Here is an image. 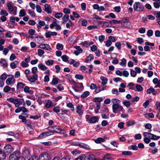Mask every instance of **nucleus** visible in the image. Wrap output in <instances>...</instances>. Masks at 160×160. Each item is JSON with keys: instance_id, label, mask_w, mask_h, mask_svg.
Wrapping results in <instances>:
<instances>
[{"instance_id": "25", "label": "nucleus", "mask_w": 160, "mask_h": 160, "mask_svg": "<svg viewBox=\"0 0 160 160\" xmlns=\"http://www.w3.org/2000/svg\"><path fill=\"white\" fill-rule=\"evenodd\" d=\"M105 139V138H98L96 139L94 141L97 143H100L101 142H104Z\"/></svg>"}, {"instance_id": "32", "label": "nucleus", "mask_w": 160, "mask_h": 160, "mask_svg": "<svg viewBox=\"0 0 160 160\" xmlns=\"http://www.w3.org/2000/svg\"><path fill=\"white\" fill-rule=\"evenodd\" d=\"M69 18V16L68 15H64L62 18V20H63L62 23H65L67 22Z\"/></svg>"}, {"instance_id": "34", "label": "nucleus", "mask_w": 160, "mask_h": 160, "mask_svg": "<svg viewBox=\"0 0 160 160\" xmlns=\"http://www.w3.org/2000/svg\"><path fill=\"white\" fill-rule=\"evenodd\" d=\"M100 79L102 80V85H104L107 83L108 79L107 78L103 77H101L100 78Z\"/></svg>"}, {"instance_id": "59", "label": "nucleus", "mask_w": 160, "mask_h": 160, "mask_svg": "<svg viewBox=\"0 0 160 160\" xmlns=\"http://www.w3.org/2000/svg\"><path fill=\"white\" fill-rule=\"evenodd\" d=\"M75 78H76L80 80H82L84 78L83 76L82 75L79 74H76L75 76Z\"/></svg>"}, {"instance_id": "15", "label": "nucleus", "mask_w": 160, "mask_h": 160, "mask_svg": "<svg viewBox=\"0 0 160 160\" xmlns=\"http://www.w3.org/2000/svg\"><path fill=\"white\" fill-rule=\"evenodd\" d=\"M56 105V104L55 105H53L52 101L50 100H48L47 102L45 105V107L47 108H50L52 106H55Z\"/></svg>"}, {"instance_id": "1", "label": "nucleus", "mask_w": 160, "mask_h": 160, "mask_svg": "<svg viewBox=\"0 0 160 160\" xmlns=\"http://www.w3.org/2000/svg\"><path fill=\"white\" fill-rule=\"evenodd\" d=\"M111 102L112 103V112L116 114L120 112L122 113L125 112V110L120 105L121 101L119 100L116 98H113L112 99Z\"/></svg>"}, {"instance_id": "48", "label": "nucleus", "mask_w": 160, "mask_h": 160, "mask_svg": "<svg viewBox=\"0 0 160 160\" xmlns=\"http://www.w3.org/2000/svg\"><path fill=\"white\" fill-rule=\"evenodd\" d=\"M26 15V13L24 9H21L19 12V16L20 17H24Z\"/></svg>"}, {"instance_id": "9", "label": "nucleus", "mask_w": 160, "mask_h": 160, "mask_svg": "<svg viewBox=\"0 0 160 160\" xmlns=\"http://www.w3.org/2000/svg\"><path fill=\"white\" fill-rule=\"evenodd\" d=\"M39 160H50V156L47 153H44L41 154L39 156Z\"/></svg>"}, {"instance_id": "4", "label": "nucleus", "mask_w": 160, "mask_h": 160, "mask_svg": "<svg viewBox=\"0 0 160 160\" xmlns=\"http://www.w3.org/2000/svg\"><path fill=\"white\" fill-rule=\"evenodd\" d=\"M70 144L72 146H79L82 148H89V146L84 143L75 141H72L70 142Z\"/></svg>"}, {"instance_id": "49", "label": "nucleus", "mask_w": 160, "mask_h": 160, "mask_svg": "<svg viewBox=\"0 0 160 160\" xmlns=\"http://www.w3.org/2000/svg\"><path fill=\"white\" fill-rule=\"evenodd\" d=\"M145 116L146 118H153L154 117V115L152 113H146L145 114Z\"/></svg>"}, {"instance_id": "54", "label": "nucleus", "mask_w": 160, "mask_h": 160, "mask_svg": "<svg viewBox=\"0 0 160 160\" xmlns=\"http://www.w3.org/2000/svg\"><path fill=\"white\" fill-rule=\"evenodd\" d=\"M153 34V31L151 29L148 30L147 32V35L148 37H150L152 36Z\"/></svg>"}, {"instance_id": "8", "label": "nucleus", "mask_w": 160, "mask_h": 160, "mask_svg": "<svg viewBox=\"0 0 160 160\" xmlns=\"http://www.w3.org/2000/svg\"><path fill=\"white\" fill-rule=\"evenodd\" d=\"M10 76V77L8 78L6 81V83L8 85L15 84L16 82V80L14 78L13 75H11Z\"/></svg>"}, {"instance_id": "23", "label": "nucleus", "mask_w": 160, "mask_h": 160, "mask_svg": "<svg viewBox=\"0 0 160 160\" xmlns=\"http://www.w3.org/2000/svg\"><path fill=\"white\" fill-rule=\"evenodd\" d=\"M104 90V88L102 86H98L95 89V92L96 93H98L101 91Z\"/></svg>"}, {"instance_id": "30", "label": "nucleus", "mask_w": 160, "mask_h": 160, "mask_svg": "<svg viewBox=\"0 0 160 160\" xmlns=\"http://www.w3.org/2000/svg\"><path fill=\"white\" fill-rule=\"evenodd\" d=\"M54 132H61L62 130L58 126H53Z\"/></svg>"}, {"instance_id": "53", "label": "nucleus", "mask_w": 160, "mask_h": 160, "mask_svg": "<svg viewBox=\"0 0 160 160\" xmlns=\"http://www.w3.org/2000/svg\"><path fill=\"white\" fill-rule=\"evenodd\" d=\"M0 14L1 15L6 16H8V13L5 10L2 9L0 11Z\"/></svg>"}, {"instance_id": "11", "label": "nucleus", "mask_w": 160, "mask_h": 160, "mask_svg": "<svg viewBox=\"0 0 160 160\" xmlns=\"http://www.w3.org/2000/svg\"><path fill=\"white\" fill-rule=\"evenodd\" d=\"M83 106L81 104H78L76 107V112L79 116H82L83 114Z\"/></svg>"}, {"instance_id": "5", "label": "nucleus", "mask_w": 160, "mask_h": 160, "mask_svg": "<svg viewBox=\"0 0 160 160\" xmlns=\"http://www.w3.org/2000/svg\"><path fill=\"white\" fill-rule=\"evenodd\" d=\"M20 153L18 151H16L9 157L10 160H16L20 157Z\"/></svg>"}, {"instance_id": "21", "label": "nucleus", "mask_w": 160, "mask_h": 160, "mask_svg": "<svg viewBox=\"0 0 160 160\" xmlns=\"http://www.w3.org/2000/svg\"><path fill=\"white\" fill-rule=\"evenodd\" d=\"M4 149L6 152L10 153L12 151V147L11 145L8 144L4 147Z\"/></svg>"}, {"instance_id": "60", "label": "nucleus", "mask_w": 160, "mask_h": 160, "mask_svg": "<svg viewBox=\"0 0 160 160\" xmlns=\"http://www.w3.org/2000/svg\"><path fill=\"white\" fill-rule=\"evenodd\" d=\"M74 24L73 23H72L71 21L70 20L66 24V27L67 28H70L71 26H73Z\"/></svg>"}, {"instance_id": "16", "label": "nucleus", "mask_w": 160, "mask_h": 160, "mask_svg": "<svg viewBox=\"0 0 160 160\" xmlns=\"http://www.w3.org/2000/svg\"><path fill=\"white\" fill-rule=\"evenodd\" d=\"M24 91L26 93L32 95L33 93L34 92L33 90H30V87L28 86H25L24 88Z\"/></svg>"}, {"instance_id": "17", "label": "nucleus", "mask_w": 160, "mask_h": 160, "mask_svg": "<svg viewBox=\"0 0 160 160\" xmlns=\"http://www.w3.org/2000/svg\"><path fill=\"white\" fill-rule=\"evenodd\" d=\"M98 119L96 116H93L90 118L89 120V122L91 123H94L98 122Z\"/></svg>"}, {"instance_id": "6", "label": "nucleus", "mask_w": 160, "mask_h": 160, "mask_svg": "<svg viewBox=\"0 0 160 160\" xmlns=\"http://www.w3.org/2000/svg\"><path fill=\"white\" fill-rule=\"evenodd\" d=\"M27 79L30 82L34 83L38 79V75L37 74H33L32 76H26Z\"/></svg>"}, {"instance_id": "12", "label": "nucleus", "mask_w": 160, "mask_h": 160, "mask_svg": "<svg viewBox=\"0 0 160 160\" xmlns=\"http://www.w3.org/2000/svg\"><path fill=\"white\" fill-rule=\"evenodd\" d=\"M14 101V104L16 107H18L20 105H22L23 103H24L25 104L24 100L23 98H15Z\"/></svg>"}, {"instance_id": "47", "label": "nucleus", "mask_w": 160, "mask_h": 160, "mask_svg": "<svg viewBox=\"0 0 160 160\" xmlns=\"http://www.w3.org/2000/svg\"><path fill=\"white\" fill-rule=\"evenodd\" d=\"M63 48V46L62 44L58 43L56 45V48L58 50H62Z\"/></svg>"}, {"instance_id": "28", "label": "nucleus", "mask_w": 160, "mask_h": 160, "mask_svg": "<svg viewBox=\"0 0 160 160\" xmlns=\"http://www.w3.org/2000/svg\"><path fill=\"white\" fill-rule=\"evenodd\" d=\"M153 134L148 132H144L143 133V136L144 137H148L151 139Z\"/></svg>"}, {"instance_id": "56", "label": "nucleus", "mask_w": 160, "mask_h": 160, "mask_svg": "<svg viewBox=\"0 0 160 160\" xmlns=\"http://www.w3.org/2000/svg\"><path fill=\"white\" fill-rule=\"evenodd\" d=\"M45 63L48 66L52 65L53 63V61L51 59L48 60Z\"/></svg>"}, {"instance_id": "62", "label": "nucleus", "mask_w": 160, "mask_h": 160, "mask_svg": "<svg viewBox=\"0 0 160 160\" xmlns=\"http://www.w3.org/2000/svg\"><path fill=\"white\" fill-rule=\"evenodd\" d=\"M115 46L118 50L121 48V44L120 42H116Z\"/></svg>"}, {"instance_id": "27", "label": "nucleus", "mask_w": 160, "mask_h": 160, "mask_svg": "<svg viewBox=\"0 0 160 160\" xmlns=\"http://www.w3.org/2000/svg\"><path fill=\"white\" fill-rule=\"evenodd\" d=\"M122 103L127 108H128L130 106L131 104L130 101L127 100L123 101Z\"/></svg>"}, {"instance_id": "7", "label": "nucleus", "mask_w": 160, "mask_h": 160, "mask_svg": "<svg viewBox=\"0 0 160 160\" xmlns=\"http://www.w3.org/2000/svg\"><path fill=\"white\" fill-rule=\"evenodd\" d=\"M54 132H46L42 133L38 137V139H42L47 137L53 135Z\"/></svg>"}, {"instance_id": "24", "label": "nucleus", "mask_w": 160, "mask_h": 160, "mask_svg": "<svg viewBox=\"0 0 160 160\" xmlns=\"http://www.w3.org/2000/svg\"><path fill=\"white\" fill-rule=\"evenodd\" d=\"M57 20L55 18H52V21L53 22L51 24L50 26V27L51 29L53 28L54 27L56 26L57 24Z\"/></svg>"}, {"instance_id": "31", "label": "nucleus", "mask_w": 160, "mask_h": 160, "mask_svg": "<svg viewBox=\"0 0 160 160\" xmlns=\"http://www.w3.org/2000/svg\"><path fill=\"white\" fill-rule=\"evenodd\" d=\"M90 94V92L88 91L84 92L81 95V98H85L87 97Z\"/></svg>"}, {"instance_id": "44", "label": "nucleus", "mask_w": 160, "mask_h": 160, "mask_svg": "<svg viewBox=\"0 0 160 160\" xmlns=\"http://www.w3.org/2000/svg\"><path fill=\"white\" fill-rule=\"evenodd\" d=\"M121 22V21L120 20L118 21L116 20H112L109 21V23L111 24L112 23H114V24L117 23L119 24Z\"/></svg>"}, {"instance_id": "29", "label": "nucleus", "mask_w": 160, "mask_h": 160, "mask_svg": "<svg viewBox=\"0 0 160 160\" xmlns=\"http://www.w3.org/2000/svg\"><path fill=\"white\" fill-rule=\"evenodd\" d=\"M126 59L123 58L121 60V62L119 63V64L122 66L125 67L126 66Z\"/></svg>"}, {"instance_id": "41", "label": "nucleus", "mask_w": 160, "mask_h": 160, "mask_svg": "<svg viewBox=\"0 0 160 160\" xmlns=\"http://www.w3.org/2000/svg\"><path fill=\"white\" fill-rule=\"evenodd\" d=\"M136 123L134 120L128 121L126 123L127 126L128 127L134 125Z\"/></svg>"}, {"instance_id": "45", "label": "nucleus", "mask_w": 160, "mask_h": 160, "mask_svg": "<svg viewBox=\"0 0 160 160\" xmlns=\"http://www.w3.org/2000/svg\"><path fill=\"white\" fill-rule=\"evenodd\" d=\"M132 154L131 152L129 151H124L122 152V154L126 156H130Z\"/></svg>"}, {"instance_id": "36", "label": "nucleus", "mask_w": 160, "mask_h": 160, "mask_svg": "<svg viewBox=\"0 0 160 160\" xmlns=\"http://www.w3.org/2000/svg\"><path fill=\"white\" fill-rule=\"evenodd\" d=\"M93 56L92 54H90V55L87 57L85 59V62L86 63H88L89 61H91L93 59Z\"/></svg>"}, {"instance_id": "57", "label": "nucleus", "mask_w": 160, "mask_h": 160, "mask_svg": "<svg viewBox=\"0 0 160 160\" xmlns=\"http://www.w3.org/2000/svg\"><path fill=\"white\" fill-rule=\"evenodd\" d=\"M160 138V137L159 136H157L154 134H153L152 137L151 138V140H158Z\"/></svg>"}, {"instance_id": "37", "label": "nucleus", "mask_w": 160, "mask_h": 160, "mask_svg": "<svg viewBox=\"0 0 160 160\" xmlns=\"http://www.w3.org/2000/svg\"><path fill=\"white\" fill-rule=\"evenodd\" d=\"M8 10L9 12H12L14 10V8L10 3H9L7 5Z\"/></svg>"}, {"instance_id": "61", "label": "nucleus", "mask_w": 160, "mask_h": 160, "mask_svg": "<svg viewBox=\"0 0 160 160\" xmlns=\"http://www.w3.org/2000/svg\"><path fill=\"white\" fill-rule=\"evenodd\" d=\"M62 115H63L64 114L66 115H68L70 113V111L68 110H61Z\"/></svg>"}, {"instance_id": "2", "label": "nucleus", "mask_w": 160, "mask_h": 160, "mask_svg": "<svg viewBox=\"0 0 160 160\" xmlns=\"http://www.w3.org/2000/svg\"><path fill=\"white\" fill-rule=\"evenodd\" d=\"M73 84H74L75 86L72 87V88L76 92H81L83 89V86L82 83H76L73 81L72 82Z\"/></svg>"}, {"instance_id": "3", "label": "nucleus", "mask_w": 160, "mask_h": 160, "mask_svg": "<svg viewBox=\"0 0 160 160\" xmlns=\"http://www.w3.org/2000/svg\"><path fill=\"white\" fill-rule=\"evenodd\" d=\"M144 7L142 3L139 2H135L133 4V9L135 11L141 12L143 10Z\"/></svg>"}, {"instance_id": "50", "label": "nucleus", "mask_w": 160, "mask_h": 160, "mask_svg": "<svg viewBox=\"0 0 160 160\" xmlns=\"http://www.w3.org/2000/svg\"><path fill=\"white\" fill-rule=\"evenodd\" d=\"M62 61L64 62H67L69 58L67 55H64L61 57Z\"/></svg>"}, {"instance_id": "26", "label": "nucleus", "mask_w": 160, "mask_h": 160, "mask_svg": "<svg viewBox=\"0 0 160 160\" xmlns=\"http://www.w3.org/2000/svg\"><path fill=\"white\" fill-rule=\"evenodd\" d=\"M0 156H1V159L2 160H4L6 158V154L5 152L2 151L1 149L0 148Z\"/></svg>"}, {"instance_id": "55", "label": "nucleus", "mask_w": 160, "mask_h": 160, "mask_svg": "<svg viewBox=\"0 0 160 160\" xmlns=\"http://www.w3.org/2000/svg\"><path fill=\"white\" fill-rule=\"evenodd\" d=\"M63 14L62 12H57L55 15V17L57 18H59L62 17Z\"/></svg>"}, {"instance_id": "64", "label": "nucleus", "mask_w": 160, "mask_h": 160, "mask_svg": "<svg viewBox=\"0 0 160 160\" xmlns=\"http://www.w3.org/2000/svg\"><path fill=\"white\" fill-rule=\"evenodd\" d=\"M44 51L42 49H39L38 50V55L40 57H41L44 53Z\"/></svg>"}, {"instance_id": "40", "label": "nucleus", "mask_w": 160, "mask_h": 160, "mask_svg": "<svg viewBox=\"0 0 160 160\" xmlns=\"http://www.w3.org/2000/svg\"><path fill=\"white\" fill-rule=\"evenodd\" d=\"M95 156L93 154H90L88 157V160H96Z\"/></svg>"}, {"instance_id": "52", "label": "nucleus", "mask_w": 160, "mask_h": 160, "mask_svg": "<svg viewBox=\"0 0 160 160\" xmlns=\"http://www.w3.org/2000/svg\"><path fill=\"white\" fill-rule=\"evenodd\" d=\"M158 2H154L153 4L154 7L156 8H159L160 6V1H157Z\"/></svg>"}, {"instance_id": "35", "label": "nucleus", "mask_w": 160, "mask_h": 160, "mask_svg": "<svg viewBox=\"0 0 160 160\" xmlns=\"http://www.w3.org/2000/svg\"><path fill=\"white\" fill-rule=\"evenodd\" d=\"M102 98L101 97H97L94 98L93 99L92 101L95 102H102Z\"/></svg>"}, {"instance_id": "10", "label": "nucleus", "mask_w": 160, "mask_h": 160, "mask_svg": "<svg viewBox=\"0 0 160 160\" xmlns=\"http://www.w3.org/2000/svg\"><path fill=\"white\" fill-rule=\"evenodd\" d=\"M121 24L124 27L126 28H128L129 26L127 24L130 23V21L129 18L128 17H125L124 19L121 21Z\"/></svg>"}, {"instance_id": "19", "label": "nucleus", "mask_w": 160, "mask_h": 160, "mask_svg": "<svg viewBox=\"0 0 160 160\" xmlns=\"http://www.w3.org/2000/svg\"><path fill=\"white\" fill-rule=\"evenodd\" d=\"M53 78L52 81L50 82V84L52 85H55L58 83V78L55 77V75L53 76Z\"/></svg>"}, {"instance_id": "18", "label": "nucleus", "mask_w": 160, "mask_h": 160, "mask_svg": "<svg viewBox=\"0 0 160 160\" xmlns=\"http://www.w3.org/2000/svg\"><path fill=\"white\" fill-rule=\"evenodd\" d=\"M45 11L48 13H50L52 12L51 8L50 5L46 3L44 5Z\"/></svg>"}, {"instance_id": "22", "label": "nucleus", "mask_w": 160, "mask_h": 160, "mask_svg": "<svg viewBox=\"0 0 160 160\" xmlns=\"http://www.w3.org/2000/svg\"><path fill=\"white\" fill-rule=\"evenodd\" d=\"M38 68L42 71H45L47 68V67L43 65L42 63H40L38 65Z\"/></svg>"}, {"instance_id": "51", "label": "nucleus", "mask_w": 160, "mask_h": 160, "mask_svg": "<svg viewBox=\"0 0 160 160\" xmlns=\"http://www.w3.org/2000/svg\"><path fill=\"white\" fill-rule=\"evenodd\" d=\"M53 111L56 113H58L60 111V108L59 106H57L53 108Z\"/></svg>"}, {"instance_id": "42", "label": "nucleus", "mask_w": 160, "mask_h": 160, "mask_svg": "<svg viewBox=\"0 0 160 160\" xmlns=\"http://www.w3.org/2000/svg\"><path fill=\"white\" fill-rule=\"evenodd\" d=\"M138 147L136 145H132L128 147V149L129 150L132 149L134 150H137L138 149Z\"/></svg>"}, {"instance_id": "13", "label": "nucleus", "mask_w": 160, "mask_h": 160, "mask_svg": "<svg viewBox=\"0 0 160 160\" xmlns=\"http://www.w3.org/2000/svg\"><path fill=\"white\" fill-rule=\"evenodd\" d=\"M25 84L22 82H18L17 83L16 86L17 90L18 91H20L24 89Z\"/></svg>"}, {"instance_id": "20", "label": "nucleus", "mask_w": 160, "mask_h": 160, "mask_svg": "<svg viewBox=\"0 0 160 160\" xmlns=\"http://www.w3.org/2000/svg\"><path fill=\"white\" fill-rule=\"evenodd\" d=\"M45 25V22L42 20H39L38 23L37 24V28L39 29H40L42 27L44 26Z\"/></svg>"}, {"instance_id": "46", "label": "nucleus", "mask_w": 160, "mask_h": 160, "mask_svg": "<svg viewBox=\"0 0 160 160\" xmlns=\"http://www.w3.org/2000/svg\"><path fill=\"white\" fill-rule=\"evenodd\" d=\"M86 156L84 154L80 155L78 157L76 158L74 160H84Z\"/></svg>"}, {"instance_id": "43", "label": "nucleus", "mask_w": 160, "mask_h": 160, "mask_svg": "<svg viewBox=\"0 0 160 160\" xmlns=\"http://www.w3.org/2000/svg\"><path fill=\"white\" fill-rule=\"evenodd\" d=\"M136 88L137 91L138 92H141L143 90L142 87L140 85L136 84Z\"/></svg>"}, {"instance_id": "63", "label": "nucleus", "mask_w": 160, "mask_h": 160, "mask_svg": "<svg viewBox=\"0 0 160 160\" xmlns=\"http://www.w3.org/2000/svg\"><path fill=\"white\" fill-rule=\"evenodd\" d=\"M3 91V92L5 93L8 92L10 91V87L8 86H6L4 87Z\"/></svg>"}, {"instance_id": "14", "label": "nucleus", "mask_w": 160, "mask_h": 160, "mask_svg": "<svg viewBox=\"0 0 160 160\" xmlns=\"http://www.w3.org/2000/svg\"><path fill=\"white\" fill-rule=\"evenodd\" d=\"M39 47L41 48L45 49L48 51H50L51 48L50 46L46 44H42L39 45Z\"/></svg>"}, {"instance_id": "33", "label": "nucleus", "mask_w": 160, "mask_h": 160, "mask_svg": "<svg viewBox=\"0 0 160 160\" xmlns=\"http://www.w3.org/2000/svg\"><path fill=\"white\" fill-rule=\"evenodd\" d=\"M67 106L70 108L71 110L72 111H74V108L72 102H69L68 103H67Z\"/></svg>"}, {"instance_id": "58", "label": "nucleus", "mask_w": 160, "mask_h": 160, "mask_svg": "<svg viewBox=\"0 0 160 160\" xmlns=\"http://www.w3.org/2000/svg\"><path fill=\"white\" fill-rule=\"evenodd\" d=\"M21 65L24 68H27L28 67L29 64L24 61H22L21 63Z\"/></svg>"}, {"instance_id": "39", "label": "nucleus", "mask_w": 160, "mask_h": 160, "mask_svg": "<svg viewBox=\"0 0 160 160\" xmlns=\"http://www.w3.org/2000/svg\"><path fill=\"white\" fill-rule=\"evenodd\" d=\"M27 127L31 128L32 127V123L30 120H27L25 122Z\"/></svg>"}, {"instance_id": "38", "label": "nucleus", "mask_w": 160, "mask_h": 160, "mask_svg": "<svg viewBox=\"0 0 160 160\" xmlns=\"http://www.w3.org/2000/svg\"><path fill=\"white\" fill-rule=\"evenodd\" d=\"M103 160H112V158L111 156V155L110 154H107L104 157Z\"/></svg>"}]
</instances>
